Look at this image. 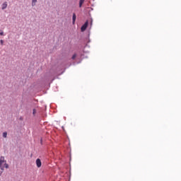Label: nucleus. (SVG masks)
<instances>
[{
    "label": "nucleus",
    "mask_w": 181,
    "mask_h": 181,
    "mask_svg": "<svg viewBox=\"0 0 181 181\" xmlns=\"http://www.w3.org/2000/svg\"><path fill=\"white\" fill-rule=\"evenodd\" d=\"M33 115H35V114H36V109H33Z\"/></svg>",
    "instance_id": "nucleus-10"
},
{
    "label": "nucleus",
    "mask_w": 181,
    "mask_h": 181,
    "mask_svg": "<svg viewBox=\"0 0 181 181\" xmlns=\"http://www.w3.org/2000/svg\"><path fill=\"white\" fill-rule=\"evenodd\" d=\"M37 2V0H33V1H32V6H35V5H36Z\"/></svg>",
    "instance_id": "nucleus-7"
},
{
    "label": "nucleus",
    "mask_w": 181,
    "mask_h": 181,
    "mask_svg": "<svg viewBox=\"0 0 181 181\" xmlns=\"http://www.w3.org/2000/svg\"><path fill=\"white\" fill-rule=\"evenodd\" d=\"M85 0H80L79 1V8H81L83 6V4H84Z\"/></svg>",
    "instance_id": "nucleus-6"
},
{
    "label": "nucleus",
    "mask_w": 181,
    "mask_h": 181,
    "mask_svg": "<svg viewBox=\"0 0 181 181\" xmlns=\"http://www.w3.org/2000/svg\"><path fill=\"white\" fill-rule=\"evenodd\" d=\"M88 26V21H86L84 25H82L81 30V32H84L86 29H87V27Z\"/></svg>",
    "instance_id": "nucleus-2"
},
{
    "label": "nucleus",
    "mask_w": 181,
    "mask_h": 181,
    "mask_svg": "<svg viewBox=\"0 0 181 181\" xmlns=\"http://www.w3.org/2000/svg\"><path fill=\"white\" fill-rule=\"evenodd\" d=\"M0 36H4V31H1V32L0 33Z\"/></svg>",
    "instance_id": "nucleus-11"
},
{
    "label": "nucleus",
    "mask_w": 181,
    "mask_h": 181,
    "mask_svg": "<svg viewBox=\"0 0 181 181\" xmlns=\"http://www.w3.org/2000/svg\"><path fill=\"white\" fill-rule=\"evenodd\" d=\"M8 7V3L6 1L4 2L2 6H1V9H6V8Z\"/></svg>",
    "instance_id": "nucleus-4"
},
{
    "label": "nucleus",
    "mask_w": 181,
    "mask_h": 181,
    "mask_svg": "<svg viewBox=\"0 0 181 181\" xmlns=\"http://www.w3.org/2000/svg\"><path fill=\"white\" fill-rule=\"evenodd\" d=\"M0 43H1V45H4V40H1Z\"/></svg>",
    "instance_id": "nucleus-12"
},
{
    "label": "nucleus",
    "mask_w": 181,
    "mask_h": 181,
    "mask_svg": "<svg viewBox=\"0 0 181 181\" xmlns=\"http://www.w3.org/2000/svg\"><path fill=\"white\" fill-rule=\"evenodd\" d=\"M5 168L8 169L9 165L6 163V160H5V157L1 156L0 157V169L1 170H2V172H4V170H5Z\"/></svg>",
    "instance_id": "nucleus-1"
},
{
    "label": "nucleus",
    "mask_w": 181,
    "mask_h": 181,
    "mask_svg": "<svg viewBox=\"0 0 181 181\" xmlns=\"http://www.w3.org/2000/svg\"><path fill=\"white\" fill-rule=\"evenodd\" d=\"M76 57H77V55L75 54L72 56V59L74 60V59H76Z\"/></svg>",
    "instance_id": "nucleus-9"
},
{
    "label": "nucleus",
    "mask_w": 181,
    "mask_h": 181,
    "mask_svg": "<svg viewBox=\"0 0 181 181\" xmlns=\"http://www.w3.org/2000/svg\"><path fill=\"white\" fill-rule=\"evenodd\" d=\"M36 165H37V168H41V166H42V161L40 160V158H37L36 160Z\"/></svg>",
    "instance_id": "nucleus-3"
},
{
    "label": "nucleus",
    "mask_w": 181,
    "mask_h": 181,
    "mask_svg": "<svg viewBox=\"0 0 181 181\" xmlns=\"http://www.w3.org/2000/svg\"><path fill=\"white\" fill-rule=\"evenodd\" d=\"M76 13L73 14V17H72V21H73V25H74V23H76Z\"/></svg>",
    "instance_id": "nucleus-5"
},
{
    "label": "nucleus",
    "mask_w": 181,
    "mask_h": 181,
    "mask_svg": "<svg viewBox=\"0 0 181 181\" xmlns=\"http://www.w3.org/2000/svg\"><path fill=\"white\" fill-rule=\"evenodd\" d=\"M6 136H8V133L4 132V133H3V137H4V138H6Z\"/></svg>",
    "instance_id": "nucleus-8"
}]
</instances>
